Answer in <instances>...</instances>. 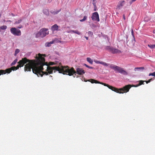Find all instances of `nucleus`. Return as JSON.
Here are the masks:
<instances>
[{
  "mask_svg": "<svg viewBox=\"0 0 155 155\" xmlns=\"http://www.w3.org/2000/svg\"><path fill=\"white\" fill-rule=\"evenodd\" d=\"M11 33L15 35L20 36L21 35V31L19 29H17L15 28H12L10 29Z\"/></svg>",
  "mask_w": 155,
  "mask_h": 155,
  "instance_id": "423d86ee",
  "label": "nucleus"
},
{
  "mask_svg": "<svg viewBox=\"0 0 155 155\" xmlns=\"http://www.w3.org/2000/svg\"><path fill=\"white\" fill-rule=\"evenodd\" d=\"M149 76H152L155 77V72H154L153 73H150L149 75Z\"/></svg>",
  "mask_w": 155,
  "mask_h": 155,
  "instance_id": "5701e85b",
  "label": "nucleus"
},
{
  "mask_svg": "<svg viewBox=\"0 0 155 155\" xmlns=\"http://www.w3.org/2000/svg\"><path fill=\"white\" fill-rule=\"evenodd\" d=\"M97 10V8L96 5L94 6V11H96Z\"/></svg>",
  "mask_w": 155,
  "mask_h": 155,
  "instance_id": "c85d7f7f",
  "label": "nucleus"
},
{
  "mask_svg": "<svg viewBox=\"0 0 155 155\" xmlns=\"http://www.w3.org/2000/svg\"><path fill=\"white\" fill-rule=\"evenodd\" d=\"M119 73L123 74L124 75H127L128 74L127 72H126L122 68L121 70H120Z\"/></svg>",
  "mask_w": 155,
  "mask_h": 155,
  "instance_id": "9b49d317",
  "label": "nucleus"
},
{
  "mask_svg": "<svg viewBox=\"0 0 155 155\" xmlns=\"http://www.w3.org/2000/svg\"><path fill=\"white\" fill-rule=\"evenodd\" d=\"M22 21L21 19H20L18 20V21H15V24H20Z\"/></svg>",
  "mask_w": 155,
  "mask_h": 155,
  "instance_id": "412c9836",
  "label": "nucleus"
},
{
  "mask_svg": "<svg viewBox=\"0 0 155 155\" xmlns=\"http://www.w3.org/2000/svg\"><path fill=\"white\" fill-rule=\"evenodd\" d=\"M43 12L45 14L47 15H48L49 14V11L47 9H44L43 11Z\"/></svg>",
  "mask_w": 155,
  "mask_h": 155,
  "instance_id": "f8f14e48",
  "label": "nucleus"
},
{
  "mask_svg": "<svg viewBox=\"0 0 155 155\" xmlns=\"http://www.w3.org/2000/svg\"><path fill=\"white\" fill-rule=\"evenodd\" d=\"M123 18L124 20H125V16L124 14L123 15Z\"/></svg>",
  "mask_w": 155,
  "mask_h": 155,
  "instance_id": "72a5a7b5",
  "label": "nucleus"
},
{
  "mask_svg": "<svg viewBox=\"0 0 155 155\" xmlns=\"http://www.w3.org/2000/svg\"><path fill=\"white\" fill-rule=\"evenodd\" d=\"M131 34H132V35H133V33H134V31H133V29H131Z\"/></svg>",
  "mask_w": 155,
  "mask_h": 155,
  "instance_id": "2f4dec72",
  "label": "nucleus"
},
{
  "mask_svg": "<svg viewBox=\"0 0 155 155\" xmlns=\"http://www.w3.org/2000/svg\"><path fill=\"white\" fill-rule=\"evenodd\" d=\"M87 61L90 64H92L93 63V60L90 58H87Z\"/></svg>",
  "mask_w": 155,
  "mask_h": 155,
  "instance_id": "4468645a",
  "label": "nucleus"
},
{
  "mask_svg": "<svg viewBox=\"0 0 155 155\" xmlns=\"http://www.w3.org/2000/svg\"><path fill=\"white\" fill-rule=\"evenodd\" d=\"M75 31H74V30H71L70 31V32H73V33H74V32H75Z\"/></svg>",
  "mask_w": 155,
  "mask_h": 155,
  "instance_id": "f704fd0d",
  "label": "nucleus"
},
{
  "mask_svg": "<svg viewBox=\"0 0 155 155\" xmlns=\"http://www.w3.org/2000/svg\"><path fill=\"white\" fill-rule=\"evenodd\" d=\"M106 49L113 54H116L121 52V51L118 49L114 48H113L110 46H107L106 48Z\"/></svg>",
  "mask_w": 155,
  "mask_h": 155,
  "instance_id": "39448f33",
  "label": "nucleus"
},
{
  "mask_svg": "<svg viewBox=\"0 0 155 155\" xmlns=\"http://www.w3.org/2000/svg\"><path fill=\"white\" fill-rule=\"evenodd\" d=\"M148 46L151 49L155 48V45L148 44Z\"/></svg>",
  "mask_w": 155,
  "mask_h": 155,
  "instance_id": "2eb2a0df",
  "label": "nucleus"
},
{
  "mask_svg": "<svg viewBox=\"0 0 155 155\" xmlns=\"http://www.w3.org/2000/svg\"><path fill=\"white\" fill-rule=\"evenodd\" d=\"M43 55L44 56H45V54H43Z\"/></svg>",
  "mask_w": 155,
  "mask_h": 155,
  "instance_id": "37998d69",
  "label": "nucleus"
},
{
  "mask_svg": "<svg viewBox=\"0 0 155 155\" xmlns=\"http://www.w3.org/2000/svg\"><path fill=\"white\" fill-rule=\"evenodd\" d=\"M101 64L103 65L104 66H108L109 65L110 66V65L109 64H107L106 62H103V61H101Z\"/></svg>",
  "mask_w": 155,
  "mask_h": 155,
  "instance_id": "dca6fc26",
  "label": "nucleus"
},
{
  "mask_svg": "<svg viewBox=\"0 0 155 155\" xmlns=\"http://www.w3.org/2000/svg\"><path fill=\"white\" fill-rule=\"evenodd\" d=\"M84 38H86L87 40H88V37H87L85 36V37H84Z\"/></svg>",
  "mask_w": 155,
  "mask_h": 155,
  "instance_id": "58836bf2",
  "label": "nucleus"
},
{
  "mask_svg": "<svg viewBox=\"0 0 155 155\" xmlns=\"http://www.w3.org/2000/svg\"><path fill=\"white\" fill-rule=\"evenodd\" d=\"M52 0H48V2L49 3L51 2Z\"/></svg>",
  "mask_w": 155,
  "mask_h": 155,
  "instance_id": "4c0bfd02",
  "label": "nucleus"
},
{
  "mask_svg": "<svg viewBox=\"0 0 155 155\" xmlns=\"http://www.w3.org/2000/svg\"><path fill=\"white\" fill-rule=\"evenodd\" d=\"M48 30L45 28H43L41 29L40 31L36 34L37 38L41 37L43 38L45 36L49 33Z\"/></svg>",
  "mask_w": 155,
  "mask_h": 155,
  "instance_id": "20e7f679",
  "label": "nucleus"
},
{
  "mask_svg": "<svg viewBox=\"0 0 155 155\" xmlns=\"http://www.w3.org/2000/svg\"><path fill=\"white\" fill-rule=\"evenodd\" d=\"M38 55L36 57V61L34 60H30L26 58H24L18 62V64L16 67L13 66L5 70H0V75L6 73L9 74L12 70H17L19 67L23 66L25 64L28 62L24 67L25 71H31L32 69L34 73L37 74L38 77L40 76L42 77L44 74H42L43 71H42L44 69L43 66L45 65V60L42 57V55L40 54H38Z\"/></svg>",
  "mask_w": 155,
  "mask_h": 155,
  "instance_id": "f257e3e1",
  "label": "nucleus"
},
{
  "mask_svg": "<svg viewBox=\"0 0 155 155\" xmlns=\"http://www.w3.org/2000/svg\"><path fill=\"white\" fill-rule=\"evenodd\" d=\"M88 68H90V69H93L94 68L93 67H90V66H88Z\"/></svg>",
  "mask_w": 155,
  "mask_h": 155,
  "instance_id": "c9c22d12",
  "label": "nucleus"
},
{
  "mask_svg": "<svg viewBox=\"0 0 155 155\" xmlns=\"http://www.w3.org/2000/svg\"><path fill=\"white\" fill-rule=\"evenodd\" d=\"M47 67V71L42 72L43 74L47 75L48 73L52 74L53 71L55 72L56 71H58L60 73H62L63 74H66L70 76L72 75L74 77H75L76 73L80 75H82L85 74L84 71L82 68H78L76 69V71L73 67L70 68L68 66L59 65L58 66H56L50 67L48 66Z\"/></svg>",
  "mask_w": 155,
  "mask_h": 155,
  "instance_id": "f03ea898",
  "label": "nucleus"
},
{
  "mask_svg": "<svg viewBox=\"0 0 155 155\" xmlns=\"http://www.w3.org/2000/svg\"><path fill=\"white\" fill-rule=\"evenodd\" d=\"M125 1L124 0L122 1H120L117 5L116 9L118 10L120 9L125 4Z\"/></svg>",
  "mask_w": 155,
  "mask_h": 155,
  "instance_id": "1a4fd4ad",
  "label": "nucleus"
},
{
  "mask_svg": "<svg viewBox=\"0 0 155 155\" xmlns=\"http://www.w3.org/2000/svg\"><path fill=\"white\" fill-rule=\"evenodd\" d=\"M74 33L77 34L78 35H80L81 34V33L78 30H75V31Z\"/></svg>",
  "mask_w": 155,
  "mask_h": 155,
  "instance_id": "393cba45",
  "label": "nucleus"
},
{
  "mask_svg": "<svg viewBox=\"0 0 155 155\" xmlns=\"http://www.w3.org/2000/svg\"><path fill=\"white\" fill-rule=\"evenodd\" d=\"M136 1V0H132V2H135V1Z\"/></svg>",
  "mask_w": 155,
  "mask_h": 155,
  "instance_id": "a19ab883",
  "label": "nucleus"
},
{
  "mask_svg": "<svg viewBox=\"0 0 155 155\" xmlns=\"http://www.w3.org/2000/svg\"><path fill=\"white\" fill-rule=\"evenodd\" d=\"M153 80V79L151 78V79H150L149 80H150V81H152Z\"/></svg>",
  "mask_w": 155,
  "mask_h": 155,
  "instance_id": "ea45409f",
  "label": "nucleus"
},
{
  "mask_svg": "<svg viewBox=\"0 0 155 155\" xmlns=\"http://www.w3.org/2000/svg\"><path fill=\"white\" fill-rule=\"evenodd\" d=\"M88 81L91 82V83L100 84L103 85L104 86L107 87L109 89L111 90L112 91L119 94H123L128 92L129 91L131 87V85L129 84L125 86L123 88L118 89L106 83L100 82L94 79H91L88 80Z\"/></svg>",
  "mask_w": 155,
  "mask_h": 155,
  "instance_id": "7ed1b4c3",
  "label": "nucleus"
},
{
  "mask_svg": "<svg viewBox=\"0 0 155 155\" xmlns=\"http://www.w3.org/2000/svg\"><path fill=\"white\" fill-rule=\"evenodd\" d=\"M87 33L89 36H92L93 34V32L91 31H89Z\"/></svg>",
  "mask_w": 155,
  "mask_h": 155,
  "instance_id": "b1692460",
  "label": "nucleus"
},
{
  "mask_svg": "<svg viewBox=\"0 0 155 155\" xmlns=\"http://www.w3.org/2000/svg\"><path fill=\"white\" fill-rule=\"evenodd\" d=\"M1 15L0 14V18L1 17Z\"/></svg>",
  "mask_w": 155,
  "mask_h": 155,
  "instance_id": "79ce46f5",
  "label": "nucleus"
},
{
  "mask_svg": "<svg viewBox=\"0 0 155 155\" xmlns=\"http://www.w3.org/2000/svg\"><path fill=\"white\" fill-rule=\"evenodd\" d=\"M144 81H142V80H141V81H139V83L138 84V85H137L135 86V87H137V86H140L142 84H144Z\"/></svg>",
  "mask_w": 155,
  "mask_h": 155,
  "instance_id": "f3484780",
  "label": "nucleus"
},
{
  "mask_svg": "<svg viewBox=\"0 0 155 155\" xmlns=\"http://www.w3.org/2000/svg\"><path fill=\"white\" fill-rule=\"evenodd\" d=\"M84 66H85L86 67H87V68H88V66H88V65H87V64H84Z\"/></svg>",
  "mask_w": 155,
  "mask_h": 155,
  "instance_id": "e433bc0d",
  "label": "nucleus"
},
{
  "mask_svg": "<svg viewBox=\"0 0 155 155\" xmlns=\"http://www.w3.org/2000/svg\"><path fill=\"white\" fill-rule=\"evenodd\" d=\"M144 69V67H137L135 68L134 70L135 71H139L141 70H143Z\"/></svg>",
  "mask_w": 155,
  "mask_h": 155,
  "instance_id": "ddd939ff",
  "label": "nucleus"
},
{
  "mask_svg": "<svg viewBox=\"0 0 155 155\" xmlns=\"http://www.w3.org/2000/svg\"><path fill=\"white\" fill-rule=\"evenodd\" d=\"M7 28V26L6 25H3L0 27V29L2 30H5Z\"/></svg>",
  "mask_w": 155,
  "mask_h": 155,
  "instance_id": "a211bd4d",
  "label": "nucleus"
},
{
  "mask_svg": "<svg viewBox=\"0 0 155 155\" xmlns=\"http://www.w3.org/2000/svg\"><path fill=\"white\" fill-rule=\"evenodd\" d=\"M91 18L93 21H100L99 15L97 12H95L93 14Z\"/></svg>",
  "mask_w": 155,
  "mask_h": 155,
  "instance_id": "0eeeda50",
  "label": "nucleus"
},
{
  "mask_svg": "<svg viewBox=\"0 0 155 155\" xmlns=\"http://www.w3.org/2000/svg\"><path fill=\"white\" fill-rule=\"evenodd\" d=\"M19 51H20L18 49H16L15 51L14 55L15 56H16L17 54H18L19 52Z\"/></svg>",
  "mask_w": 155,
  "mask_h": 155,
  "instance_id": "4be33fe9",
  "label": "nucleus"
},
{
  "mask_svg": "<svg viewBox=\"0 0 155 155\" xmlns=\"http://www.w3.org/2000/svg\"><path fill=\"white\" fill-rule=\"evenodd\" d=\"M55 64V63L54 62H50L49 63V64L50 65H52Z\"/></svg>",
  "mask_w": 155,
  "mask_h": 155,
  "instance_id": "bb28decb",
  "label": "nucleus"
},
{
  "mask_svg": "<svg viewBox=\"0 0 155 155\" xmlns=\"http://www.w3.org/2000/svg\"><path fill=\"white\" fill-rule=\"evenodd\" d=\"M58 28V26L56 24H55L53 25L51 28V30L53 31H57Z\"/></svg>",
  "mask_w": 155,
  "mask_h": 155,
  "instance_id": "9d476101",
  "label": "nucleus"
},
{
  "mask_svg": "<svg viewBox=\"0 0 155 155\" xmlns=\"http://www.w3.org/2000/svg\"><path fill=\"white\" fill-rule=\"evenodd\" d=\"M109 67L113 69L115 71H117L119 73L121 70L122 68H120L117 65H114L113 64H110L109 66Z\"/></svg>",
  "mask_w": 155,
  "mask_h": 155,
  "instance_id": "6e6552de",
  "label": "nucleus"
},
{
  "mask_svg": "<svg viewBox=\"0 0 155 155\" xmlns=\"http://www.w3.org/2000/svg\"><path fill=\"white\" fill-rule=\"evenodd\" d=\"M87 17L86 16H84V17L82 19L80 20V21L81 22L84 21H85L87 19Z\"/></svg>",
  "mask_w": 155,
  "mask_h": 155,
  "instance_id": "6ab92c4d",
  "label": "nucleus"
},
{
  "mask_svg": "<svg viewBox=\"0 0 155 155\" xmlns=\"http://www.w3.org/2000/svg\"><path fill=\"white\" fill-rule=\"evenodd\" d=\"M17 59H15L14 61L11 63V66H13L17 62Z\"/></svg>",
  "mask_w": 155,
  "mask_h": 155,
  "instance_id": "aec40b11",
  "label": "nucleus"
},
{
  "mask_svg": "<svg viewBox=\"0 0 155 155\" xmlns=\"http://www.w3.org/2000/svg\"><path fill=\"white\" fill-rule=\"evenodd\" d=\"M53 43H48V45H47V46L48 47H49L50 46L51 44H52Z\"/></svg>",
  "mask_w": 155,
  "mask_h": 155,
  "instance_id": "7c9ffc66",
  "label": "nucleus"
},
{
  "mask_svg": "<svg viewBox=\"0 0 155 155\" xmlns=\"http://www.w3.org/2000/svg\"><path fill=\"white\" fill-rule=\"evenodd\" d=\"M94 61L95 63H96L97 64H101V61H98L97 60H94Z\"/></svg>",
  "mask_w": 155,
  "mask_h": 155,
  "instance_id": "cd10ccee",
  "label": "nucleus"
},
{
  "mask_svg": "<svg viewBox=\"0 0 155 155\" xmlns=\"http://www.w3.org/2000/svg\"><path fill=\"white\" fill-rule=\"evenodd\" d=\"M92 3L94 6L96 5V1L95 0H93Z\"/></svg>",
  "mask_w": 155,
  "mask_h": 155,
  "instance_id": "a878e982",
  "label": "nucleus"
},
{
  "mask_svg": "<svg viewBox=\"0 0 155 155\" xmlns=\"http://www.w3.org/2000/svg\"><path fill=\"white\" fill-rule=\"evenodd\" d=\"M22 28V26L21 25H20L17 28Z\"/></svg>",
  "mask_w": 155,
  "mask_h": 155,
  "instance_id": "c756f323",
  "label": "nucleus"
},
{
  "mask_svg": "<svg viewBox=\"0 0 155 155\" xmlns=\"http://www.w3.org/2000/svg\"><path fill=\"white\" fill-rule=\"evenodd\" d=\"M150 82V80H149L147 81H146V82L147 84H148Z\"/></svg>",
  "mask_w": 155,
  "mask_h": 155,
  "instance_id": "473e14b6",
  "label": "nucleus"
}]
</instances>
